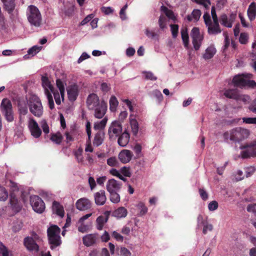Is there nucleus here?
I'll use <instances>...</instances> for the list:
<instances>
[{
    "mask_svg": "<svg viewBox=\"0 0 256 256\" xmlns=\"http://www.w3.org/2000/svg\"><path fill=\"white\" fill-rule=\"evenodd\" d=\"M249 130L246 128H236L229 131L224 132L223 134V137L226 142L228 140L234 142H240L249 136Z\"/></svg>",
    "mask_w": 256,
    "mask_h": 256,
    "instance_id": "nucleus-1",
    "label": "nucleus"
},
{
    "mask_svg": "<svg viewBox=\"0 0 256 256\" xmlns=\"http://www.w3.org/2000/svg\"><path fill=\"white\" fill-rule=\"evenodd\" d=\"M26 99L30 112L36 117H41L44 108L40 99L34 94H30Z\"/></svg>",
    "mask_w": 256,
    "mask_h": 256,
    "instance_id": "nucleus-2",
    "label": "nucleus"
},
{
    "mask_svg": "<svg viewBox=\"0 0 256 256\" xmlns=\"http://www.w3.org/2000/svg\"><path fill=\"white\" fill-rule=\"evenodd\" d=\"M203 18L204 24L208 28V33L210 35H216L220 34L222 30L220 27L218 21L212 22L210 14L208 12L204 14Z\"/></svg>",
    "mask_w": 256,
    "mask_h": 256,
    "instance_id": "nucleus-3",
    "label": "nucleus"
},
{
    "mask_svg": "<svg viewBox=\"0 0 256 256\" xmlns=\"http://www.w3.org/2000/svg\"><path fill=\"white\" fill-rule=\"evenodd\" d=\"M0 111L6 120L11 122L14 120V114L12 104L10 100L5 98L2 100L0 106Z\"/></svg>",
    "mask_w": 256,
    "mask_h": 256,
    "instance_id": "nucleus-4",
    "label": "nucleus"
},
{
    "mask_svg": "<svg viewBox=\"0 0 256 256\" xmlns=\"http://www.w3.org/2000/svg\"><path fill=\"white\" fill-rule=\"evenodd\" d=\"M27 16L28 21L32 25L36 27L40 26L42 22L41 14L36 6L32 5L28 6Z\"/></svg>",
    "mask_w": 256,
    "mask_h": 256,
    "instance_id": "nucleus-5",
    "label": "nucleus"
},
{
    "mask_svg": "<svg viewBox=\"0 0 256 256\" xmlns=\"http://www.w3.org/2000/svg\"><path fill=\"white\" fill-rule=\"evenodd\" d=\"M9 186L10 187V204L14 209L16 211H19L20 210V206L17 198L19 194V188L18 184L10 180Z\"/></svg>",
    "mask_w": 256,
    "mask_h": 256,
    "instance_id": "nucleus-6",
    "label": "nucleus"
},
{
    "mask_svg": "<svg viewBox=\"0 0 256 256\" xmlns=\"http://www.w3.org/2000/svg\"><path fill=\"white\" fill-rule=\"evenodd\" d=\"M240 148L242 150L240 152L242 158L256 157V139L241 146Z\"/></svg>",
    "mask_w": 256,
    "mask_h": 256,
    "instance_id": "nucleus-7",
    "label": "nucleus"
},
{
    "mask_svg": "<svg viewBox=\"0 0 256 256\" xmlns=\"http://www.w3.org/2000/svg\"><path fill=\"white\" fill-rule=\"evenodd\" d=\"M30 202L33 210L36 212L41 214L44 211L45 204L42 199L38 196H30Z\"/></svg>",
    "mask_w": 256,
    "mask_h": 256,
    "instance_id": "nucleus-8",
    "label": "nucleus"
},
{
    "mask_svg": "<svg viewBox=\"0 0 256 256\" xmlns=\"http://www.w3.org/2000/svg\"><path fill=\"white\" fill-rule=\"evenodd\" d=\"M191 37L192 39V42L194 45V48L197 50H199L204 37L200 34V30L198 28H194L191 32Z\"/></svg>",
    "mask_w": 256,
    "mask_h": 256,
    "instance_id": "nucleus-9",
    "label": "nucleus"
},
{
    "mask_svg": "<svg viewBox=\"0 0 256 256\" xmlns=\"http://www.w3.org/2000/svg\"><path fill=\"white\" fill-rule=\"evenodd\" d=\"M28 128L33 137L36 138L40 137L42 133V130L36 120L33 118H30L28 122Z\"/></svg>",
    "mask_w": 256,
    "mask_h": 256,
    "instance_id": "nucleus-10",
    "label": "nucleus"
},
{
    "mask_svg": "<svg viewBox=\"0 0 256 256\" xmlns=\"http://www.w3.org/2000/svg\"><path fill=\"white\" fill-rule=\"evenodd\" d=\"M122 132V124L119 121L115 120L111 124L108 130V134L110 138L114 135L118 136Z\"/></svg>",
    "mask_w": 256,
    "mask_h": 256,
    "instance_id": "nucleus-11",
    "label": "nucleus"
},
{
    "mask_svg": "<svg viewBox=\"0 0 256 256\" xmlns=\"http://www.w3.org/2000/svg\"><path fill=\"white\" fill-rule=\"evenodd\" d=\"M86 104L88 108L92 110L101 104V102H100L99 98L97 94H91L87 98Z\"/></svg>",
    "mask_w": 256,
    "mask_h": 256,
    "instance_id": "nucleus-12",
    "label": "nucleus"
},
{
    "mask_svg": "<svg viewBox=\"0 0 256 256\" xmlns=\"http://www.w3.org/2000/svg\"><path fill=\"white\" fill-rule=\"evenodd\" d=\"M94 116L97 118H102L104 116L107 110V104L104 100L101 101V104L94 108Z\"/></svg>",
    "mask_w": 256,
    "mask_h": 256,
    "instance_id": "nucleus-13",
    "label": "nucleus"
},
{
    "mask_svg": "<svg viewBox=\"0 0 256 256\" xmlns=\"http://www.w3.org/2000/svg\"><path fill=\"white\" fill-rule=\"evenodd\" d=\"M98 239L99 236L97 234H86L82 238L83 244L86 246H90L96 244Z\"/></svg>",
    "mask_w": 256,
    "mask_h": 256,
    "instance_id": "nucleus-14",
    "label": "nucleus"
},
{
    "mask_svg": "<svg viewBox=\"0 0 256 256\" xmlns=\"http://www.w3.org/2000/svg\"><path fill=\"white\" fill-rule=\"evenodd\" d=\"M110 211H106L103 215L100 216L96 218V228L98 230H102L104 224L108 221L110 216Z\"/></svg>",
    "mask_w": 256,
    "mask_h": 256,
    "instance_id": "nucleus-15",
    "label": "nucleus"
},
{
    "mask_svg": "<svg viewBox=\"0 0 256 256\" xmlns=\"http://www.w3.org/2000/svg\"><path fill=\"white\" fill-rule=\"evenodd\" d=\"M76 208L80 210H86L91 208L92 203L88 199L83 198L76 201Z\"/></svg>",
    "mask_w": 256,
    "mask_h": 256,
    "instance_id": "nucleus-16",
    "label": "nucleus"
},
{
    "mask_svg": "<svg viewBox=\"0 0 256 256\" xmlns=\"http://www.w3.org/2000/svg\"><path fill=\"white\" fill-rule=\"evenodd\" d=\"M106 186L108 192H118L121 188L122 182L114 179H110L108 180Z\"/></svg>",
    "mask_w": 256,
    "mask_h": 256,
    "instance_id": "nucleus-17",
    "label": "nucleus"
},
{
    "mask_svg": "<svg viewBox=\"0 0 256 256\" xmlns=\"http://www.w3.org/2000/svg\"><path fill=\"white\" fill-rule=\"evenodd\" d=\"M248 78L244 74L236 76L232 79V83L234 86L243 88L246 86Z\"/></svg>",
    "mask_w": 256,
    "mask_h": 256,
    "instance_id": "nucleus-18",
    "label": "nucleus"
},
{
    "mask_svg": "<svg viewBox=\"0 0 256 256\" xmlns=\"http://www.w3.org/2000/svg\"><path fill=\"white\" fill-rule=\"evenodd\" d=\"M24 245L29 250L38 251L39 246L36 241L31 237H26L24 239Z\"/></svg>",
    "mask_w": 256,
    "mask_h": 256,
    "instance_id": "nucleus-19",
    "label": "nucleus"
},
{
    "mask_svg": "<svg viewBox=\"0 0 256 256\" xmlns=\"http://www.w3.org/2000/svg\"><path fill=\"white\" fill-rule=\"evenodd\" d=\"M95 203L98 206L104 205L106 200V192L104 190H100L94 194Z\"/></svg>",
    "mask_w": 256,
    "mask_h": 256,
    "instance_id": "nucleus-20",
    "label": "nucleus"
},
{
    "mask_svg": "<svg viewBox=\"0 0 256 256\" xmlns=\"http://www.w3.org/2000/svg\"><path fill=\"white\" fill-rule=\"evenodd\" d=\"M66 90L69 100L72 102L74 101L78 94V86L75 84L71 85L68 86Z\"/></svg>",
    "mask_w": 256,
    "mask_h": 256,
    "instance_id": "nucleus-21",
    "label": "nucleus"
},
{
    "mask_svg": "<svg viewBox=\"0 0 256 256\" xmlns=\"http://www.w3.org/2000/svg\"><path fill=\"white\" fill-rule=\"evenodd\" d=\"M132 155L133 154L130 150H124L120 152L118 154V158L122 162L126 164L130 160Z\"/></svg>",
    "mask_w": 256,
    "mask_h": 256,
    "instance_id": "nucleus-22",
    "label": "nucleus"
},
{
    "mask_svg": "<svg viewBox=\"0 0 256 256\" xmlns=\"http://www.w3.org/2000/svg\"><path fill=\"white\" fill-rule=\"evenodd\" d=\"M236 15L232 14L230 18H228V16L226 14H222L220 16V20L221 24L227 28H232V24L235 18Z\"/></svg>",
    "mask_w": 256,
    "mask_h": 256,
    "instance_id": "nucleus-23",
    "label": "nucleus"
},
{
    "mask_svg": "<svg viewBox=\"0 0 256 256\" xmlns=\"http://www.w3.org/2000/svg\"><path fill=\"white\" fill-rule=\"evenodd\" d=\"M130 138L129 133L125 130L119 136L118 140V144L122 147L126 146L130 141Z\"/></svg>",
    "mask_w": 256,
    "mask_h": 256,
    "instance_id": "nucleus-24",
    "label": "nucleus"
},
{
    "mask_svg": "<svg viewBox=\"0 0 256 256\" xmlns=\"http://www.w3.org/2000/svg\"><path fill=\"white\" fill-rule=\"evenodd\" d=\"M128 214L127 210L123 207H119L118 208L115 210L112 214V216L118 218H121L126 217Z\"/></svg>",
    "mask_w": 256,
    "mask_h": 256,
    "instance_id": "nucleus-25",
    "label": "nucleus"
},
{
    "mask_svg": "<svg viewBox=\"0 0 256 256\" xmlns=\"http://www.w3.org/2000/svg\"><path fill=\"white\" fill-rule=\"evenodd\" d=\"M52 211L54 213L60 217L64 216V210L63 206L56 201H54L52 206Z\"/></svg>",
    "mask_w": 256,
    "mask_h": 256,
    "instance_id": "nucleus-26",
    "label": "nucleus"
},
{
    "mask_svg": "<svg viewBox=\"0 0 256 256\" xmlns=\"http://www.w3.org/2000/svg\"><path fill=\"white\" fill-rule=\"evenodd\" d=\"M104 133L100 130L98 131L94 135L93 144L96 146L101 145L104 140Z\"/></svg>",
    "mask_w": 256,
    "mask_h": 256,
    "instance_id": "nucleus-27",
    "label": "nucleus"
},
{
    "mask_svg": "<svg viewBox=\"0 0 256 256\" xmlns=\"http://www.w3.org/2000/svg\"><path fill=\"white\" fill-rule=\"evenodd\" d=\"M4 4V8L9 14L14 10L16 4L15 0H1Z\"/></svg>",
    "mask_w": 256,
    "mask_h": 256,
    "instance_id": "nucleus-28",
    "label": "nucleus"
},
{
    "mask_svg": "<svg viewBox=\"0 0 256 256\" xmlns=\"http://www.w3.org/2000/svg\"><path fill=\"white\" fill-rule=\"evenodd\" d=\"M238 92L237 89H227L224 91V95L227 98L236 100L238 96Z\"/></svg>",
    "mask_w": 256,
    "mask_h": 256,
    "instance_id": "nucleus-29",
    "label": "nucleus"
},
{
    "mask_svg": "<svg viewBox=\"0 0 256 256\" xmlns=\"http://www.w3.org/2000/svg\"><path fill=\"white\" fill-rule=\"evenodd\" d=\"M201 11L198 9H194L192 12L191 14H188L186 18V19L188 22H190L192 20H194L195 22H197L200 19V18L201 16Z\"/></svg>",
    "mask_w": 256,
    "mask_h": 256,
    "instance_id": "nucleus-30",
    "label": "nucleus"
},
{
    "mask_svg": "<svg viewBox=\"0 0 256 256\" xmlns=\"http://www.w3.org/2000/svg\"><path fill=\"white\" fill-rule=\"evenodd\" d=\"M42 85L44 88L45 94H46V91L53 92L54 88L46 76H42Z\"/></svg>",
    "mask_w": 256,
    "mask_h": 256,
    "instance_id": "nucleus-31",
    "label": "nucleus"
},
{
    "mask_svg": "<svg viewBox=\"0 0 256 256\" xmlns=\"http://www.w3.org/2000/svg\"><path fill=\"white\" fill-rule=\"evenodd\" d=\"M248 15L250 20H254L256 16V4L252 2L248 10Z\"/></svg>",
    "mask_w": 256,
    "mask_h": 256,
    "instance_id": "nucleus-32",
    "label": "nucleus"
},
{
    "mask_svg": "<svg viewBox=\"0 0 256 256\" xmlns=\"http://www.w3.org/2000/svg\"><path fill=\"white\" fill-rule=\"evenodd\" d=\"M48 238L49 243L50 244L51 249L53 250L61 244L60 236L59 235L52 236Z\"/></svg>",
    "mask_w": 256,
    "mask_h": 256,
    "instance_id": "nucleus-33",
    "label": "nucleus"
},
{
    "mask_svg": "<svg viewBox=\"0 0 256 256\" xmlns=\"http://www.w3.org/2000/svg\"><path fill=\"white\" fill-rule=\"evenodd\" d=\"M132 115L130 116V124L133 135L136 136L139 130L138 124V121L135 118H132Z\"/></svg>",
    "mask_w": 256,
    "mask_h": 256,
    "instance_id": "nucleus-34",
    "label": "nucleus"
},
{
    "mask_svg": "<svg viewBox=\"0 0 256 256\" xmlns=\"http://www.w3.org/2000/svg\"><path fill=\"white\" fill-rule=\"evenodd\" d=\"M160 10L166 14V16L169 18L173 20L174 22H176V17L174 16V12L172 10H169L167 7L164 6H162L160 8Z\"/></svg>",
    "mask_w": 256,
    "mask_h": 256,
    "instance_id": "nucleus-35",
    "label": "nucleus"
},
{
    "mask_svg": "<svg viewBox=\"0 0 256 256\" xmlns=\"http://www.w3.org/2000/svg\"><path fill=\"white\" fill-rule=\"evenodd\" d=\"M216 52V48L214 46H210L206 49V52L203 55V58L205 60H210L214 56Z\"/></svg>",
    "mask_w": 256,
    "mask_h": 256,
    "instance_id": "nucleus-36",
    "label": "nucleus"
},
{
    "mask_svg": "<svg viewBox=\"0 0 256 256\" xmlns=\"http://www.w3.org/2000/svg\"><path fill=\"white\" fill-rule=\"evenodd\" d=\"M136 206L140 211L138 214V216H142L148 212V208L145 206L143 202H138Z\"/></svg>",
    "mask_w": 256,
    "mask_h": 256,
    "instance_id": "nucleus-37",
    "label": "nucleus"
},
{
    "mask_svg": "<svg viewBox=\"0 0 256 256\" xmlns=\"http://www.w3.org/2000/svg\"><path fill=\"white\" fill-rule=\"evenodd\" d=\"M60 228L56 225H54L48 228L47 230L48 237L59 235Z\"/></svg>",
    "mask_w": 256,
    "mask_h": 256,
    "instance_id": "nucleus-38",
    "label": "nucleus"
},
{
    "mask_svg": "<svg viewBox=\"0 0 256 256\" xmlns=\"http://www.w3.org/2000/svg\"><path fill=\"white\" fill-rule=\"evenodd\" d=\"M110 109L111 112H114L116 110L118 102L114 96H112L110 100Z\"/></svg>",
    "mask_w": 256,
    "mask_h": 256,
    "instance_id": "nucleus-39",
    "label": "nucleus"
},
{
    "mask_svg": "<svg viewBox=\"0 0 256 256\" xmlns=\"http://www.w3.org/2000/svg\"><path fill=\"white\" fill-rule=\"evenodd\" d=\"M107 122L108 118L105 117L100 122H95L94 126V129L95 130H100L104 129L106 124Z\"/></svg>",
    "mask_w": 256,
    "mask_h": 256,
    "instance_id": "nucleus-40",
    "label": "nucleus"
},
{
    "mask_svg": "<svg viewBox=\"0 0 256 256\" xmlns=\"http://www.w3.org/2000/svg\"><path fill=\"white\" fill-rule=\"evenodd\" d=\"M181 34L184 46L186 48H187L189 42V37L188 34L187 29L186 28L182 30Z\"/></svg>",
    "mask_w": 256,
    "mask_h": 256,
    "instance_id": "nucleus-41",
    "label": "nucleus"
},
{
    "mask_svg": "<svg viewBox=\"0 0 256 256\" xmlns=\"http://www.w3.org/2000/svg\"><path fill=\"white\" fill-rule=\"evenodd\" d=\"M50 139L56 144H60L63 139V137L60 133L57 132L56 134H52Z\"/></svg>",
    "mask_w": 256,
    "mask_h": 256,
    "instance_id": "nucleus-42",
    "label": "nucleus"
},
{
    "mask_svg": "<svg viewBox=\"0 0 256 256\" xmlns=\"http://www.w3.org/2000/svg\"><path fill=\"white\" fill-rule=\"evenodd\" d=\"M118 192H109L110 194V200L112 203L117 204L120 201V198Z\"/></svg>",
    "mask_w": 256,
    "mask_h": 256,
    "instance_id": "nucleus-43",
    "label": "nucleus"
},
{
    "mask_svg": "<svg viewBox=\"0 0 256 256\" xmlns=\"http://www.w3.org/2000/svg\"><path fill=\"white\" fill-rule=\"evenodd\" d=\"M45 94L48 100V106L50 110H52L54 108V104L51 92L50 91H46Z\"/></svg>",
    "mask_w": 256,
    "mask_h": 256,
    "instance_id": "nucleus-44",
    "label": "nucleus"
},
{
    "mask_svg": "<svg viewBox=\"0 0 256 256\" xmlns=\"http://www.w3.org/2000/svg\"><path fill=\"white\" fill-rule=\"evenodd\" d=\"M8 197V193L6 188L0 186V200L5 201Z\"/></svg>",
    "mask_w": 256,
    "mask_h": 256,
    "instance_id": "nucleus-45",
    "label": "nucleus"
},
{
    "mask_svg": "<svg viewBox=\"0 0 256 256\" xmlns=\"http://www.w3.org/2000/svg\"><path fill=\"white\" fill-rule=\"evenodd\" d=\"M250 97L248 95L240 94H239L237 101H242L244 104H247L250 102Z\"/></svg>",
    "mask_w": 256,
    "mask_h": 256,
    "instance_id": "nucleus-46",
    "label": "nucleus"
},
{
    "mask_svg": "<svg viewBox=\"0 0 256 256\" xmlns=\"http://www.w3.org/2000/svg\"><path fill=\"white\" fill-rule=\"evenodd\" d=\"M158 23L160 29L164 30L165 28L166 24V17L161 15L159 17Z\"/></svg>",
    "mask_w": 256,
    "mask_h": 256,
    "instance_id": "nucleus-47",
    "label": "nucleus"
},
{
    "mask_svg": "<svg viewBox=\"0 0 256 256\" xmlns=\"http://www.w3.org/2000/svg\"><path fill=\"white\" fill-rule=\"evenodd\" d=\"M170 27L172 37L176 38L178 34V26L176 24H170Z\"/></svg>",
    "mask_w": 256,
    "mask_h": 256,
    "instance_id": "nucleus-48",
    "label": "nucleus"
},
{
    "mask_svg": "<svg viewBox=\"0 0 256 256\" xmlns=\"http://www.w3.org/2000/svg\"><path fill=\"white\" fill-rule=\"evenodd\" d=\"M40 48L41 47L40 46H32L28 50V54L32 56H34L40 52Z\"/></svg>",
    "mask_w": 256,
    "mask_h": 256,
    "instance_id": "nucleus-49",
    "label": "nucleus"
},
{
    "mask_svg": "<svg viewBox=\"0 0 256 256\" xmlns=\"http://www.w3.org/2000/svg\"><path fill=\"white\" fill-rule=\"evenodd\" d=\"M142 74H144L146 80H157V78L151 72H143Z\"/></svg>",
    "mask_w": 256,
    "mask_h": 256,
    "instance_id": "nucleus-50",
    "label": "nucleus"
},
{
    "mask_svg": "<svg viewBox=\"0 0 256 256\" xmlns=\"http://www.w3.org/2000/svg\"><path fill=\"white\" fill-rule=\"evenodd\" d=\"M41 127L44 132L45 134H48L50 132L49 126L45 120H42L40 122Z\"/></svg>",
    "mask_w": 256,
    "mask_h": 256,
    "instance_id": "nucleus-51",
    "label": "nucleus"
},
{
    "mask_svg": "<svg viewBox=\"0 0 256 256\" xmlns=\"http://www.w3.org/2000/svg\"><path fill=\"white\" fill-rule=\"evenodd\" d=\"M118 254L120 256H131L132 253L128 248L124 247H121L120 249Z\"/></svg>",
    "mask_w": 256,
    "mask_h": 256,
    "instance_id": "nucleus-52",
    "label": "nucleus"
},
{
    "mask_svg": "<svg viewBox=\"0 0 256 256\" xmlns=\"http://www.w3.org/2000/svg\"><path fill=\"white\" fill-rule=\"evenodd\" d=\"M248 40V34L246 33L242 32L240 34L239 41L242 44H246Z\"/></svg>",
    "mask_w": 256,
    "mask_h": 256,
    "instance_id": "nucleus-53",
    "label": "nucleus"
},
{
    "mask_svg": "<svg viewBox=\"0 0 256 256\" xmlns=\"http://www.w3.org/2000/svg\"><path fill=\"white\" fill-rule=\"evenodd\" d=\"M118 164V162L115 157H111L107 160V164L111 166H115Z\"/></svg>",
    "mask_w": 256,
    "mask_h": 256,
    "instance_id": "nucleus-54",
    "label": "nucleus"
},
{
    "mask_svg": "<svg viewBox=\"0 0 256 256\" xmlns=\"http://www.w3.org/2000/svg\"><path fill=\"white\" fill-rule=\"evenodd\" d=\"M94 149L91 144V138H88L86 142V147L85 148V151L86 152H92Z\"/></svg>",
    "mask_w": 256,
    "mask_h": 256,
    "instance_id": "nucleus-55",
    "label": "nucleus"
},
{
    "mask_svg": "<svg viewBox=\"0 0 256 256\" xmlns=\"http://www.w3.org/2000/svg\"><path fill=\"white\" fill-rule=\"evenodd\" d=\"M204 228L202 230V232L204 234H206L208 231H212L213 229V226L210 224H208L207 222L203 225Z\"/></svg>",
    "mask_w": 256,
    "mask_h": 256,
    "instance_id": "nucleus-56",
    "label": "nucleus"
},
{
    "mask_svg": "<svg viewBox=\"0 0 256 256\" xmlns=\"http://www.w3.org/2000/svg\"><path fill=\"white\" fill-rule=\"evenodd\" d=\"M208 208L210 210H214L218 208V202L213 200L208 204Z\"/></svg>",
    "mask_w": 256,
    "mask_h": 256,
    "instance_id": "nucleus-57",
    "label": "nucleus"
},
{
    "mask_svg": "<svg viewBox=\"0 0 256 256\" xmlns=\"http://www.w3.org/2000/svg\"><path fill=\"white\" fill-rule=\"evenodd\" d=\"M133 150L136 154V156L138 158L140 157L142 152V146L140 144H137L135 145Z\"/></svg>",
    "mask_w": 256,
    "mask_h": 256,
    "instance_id": "nucleus-58",
    "label": "nucleus"
},
{
    "mask_svg": "<svg viewBox=\"0 0 256 256\" xmlns=\"http://www.w3.org/2000/svg\"><path fill=\"white\" fill-rule=\"evenodd\" d=\"M120 172L125 176L130 177L131 176V173L128 168L126 166L122 168L120 170Z\"/></svg>",
    "mask_w": 256,
    "mask_h": 256,
    "instance_id": "nucleus-59",
    "label": "nucleus"
},
{
    "mask_svg": "<svg viewBox=\"0 0 256 256\" xmlns=\"http://www.w3.org/2000/svg\"><path fill=\"white\" fill-rule=\"evenodd\" d=\"M198 191H199V194H200L201 198L204 200H208V194L204 189L200 188Z\"/></svg>",
    "mask_w": 256,
    "mask_h": 256,
    "instance_id": "nucleus-60",
    "label": "nucleus"
},
{
    "mask_svg": "<svg viewBox=\"0 0 256 256\" xmlns=\"http://www.w3.org/2000/svg\"><path fill=\"white\" fill-rule=\"evenodd\" d=\"M242 120L246 124H256V118H244Z\"/></svg>",
    "mask_w": 256,
    "mask_h": 256,
    "instance_id": "nucleus-61",
    "label": "nucleus"
},
{
    "mask_svg": "<svg viewBox=\"0 0 256 256\" xmlns=\"http://www.w3.org/2000/svg\"><path fill=\"white\" fill-rule=\"evenodd\" d=\"M54 94V98L56 101V104L58 105H60L61 103L60 98V94L58 91L53 90L52 92Z\"/></svg>",
    "mask_w": 256,
    "mask_h": 256,
    "instance_id": "nucleus-62",
    "label": "nucleus"
},
{
    "mask_svg": "<svg viewBox=\"0 0 256 256\" xmlns=\"http://www.w3.org/2000/svg\"><path fill=\"white\" fill-rule=\"evenodd\" d=\"M94 18L92 14H90L87 16L80 22V25L84 26Z\"/></svg>",
    "mask_w": 256,
    "mask_h": 256,
    "instance_id": "nucleus-63",
    "label": "nucleus"
},
{
    "mask_svg": "<svg viewBox=\"0 0 256 256\" xmlns=\"http://www.w3.org/2000/svg\"><path fill=\"white\" fill-rule=\"evenodd\" d=\"M246 210L248 212L256 214V204H248L246 208Z\"/></svg>",
    "mask_w": 256,
    "mask_h": 256,
    "instance_id": "nucleus-64",
    "label": "nucleus"
}]
</instances>
